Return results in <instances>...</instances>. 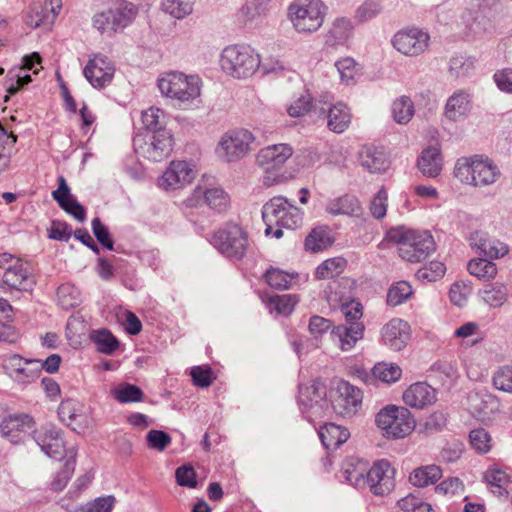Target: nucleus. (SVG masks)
I'll return each instance as SVG.
<instances>
[{"instance_id": "nucleus-29", "label": "nucleus", "mask_w": 512, "mask_h": 512, "mask_svg": "<svg viewBox=\"0 0 512 512\" xmlns=\"http://www.w3.org/2000/svg\"><path fill=\"white\" fill-rule=\"evenodd\" d=\"M417 166L424 176L435 178L441 171L443 166V159L440 149L434 146L425 148L417 161Z\"/></svg>"}, {"instance_id": "nucleus-50", "label": "nucleus", "mask_w": 512, "mask_h": 512, "mask_svg": "<svg viewBox=\"0 0 512 512\" xmlns=\"http://www.w3.org/2000/svg\"><path fill=\"white\" fill-rule=\"evenodd\" d=\"M412 293V287L408 282H397L388 290L387 304L390 306H398L407 301Z\"/></svg>"}, {"instance_id": "nucleus-8", "label": "nucleus", "mask_w": 512, "mask_h": 512, "mask_svg": "<svg viewBox=\"0 0 512 512\" xmlns=\"http://www.w3.org/2000/svg\"><path fill=\"white\" fill-rule=\"evenodd\" d=\"M201 80L195 75L171 71L158 80V88L162 95L186 102L200 96Z\"/></svg>"}, {"instance_id": "nucleus-18", "label": "nucleus", "mask_w": 512, "mask_h": 512, "mask_svg": "<svg viewBox=\"0 0 512 512\" xmlns=\"http://www.w3.org/2000/svg\"><path fill=\"white\" fill-rule=\"evenodd\" d=\"M394 469L386 459L377 460L368 469L367 485L373 494L383 496L388 494L394 487Z\"/></svg>"}, {"instance_id": "nucleus-1", "label": "nucleus", "mask_w": 512, "mask_h": 512, "mask_svg": "<svg viewBox=\"0 0 512 512\" xmlns=\"http://www.w3.org/2000/svg\"><path fill=\"white\" fill-rule=\"evenodd\" d=\"M389 242L397 244L399 256L410 263H419L436 249L433 236L427 231H417L403 226L387 232Z\"/></svg>"}, {"instance_id": "nucleus-21", "label": "nucleus", "mask_w": 512, "mask_h": 512, "mask_svg": "<svg viewBox=\"0 0 512 512\" xmlns=\"http://www.w3.org/2000/svg\"><path fill=\"white\" fill-rule=\"evenodd\" d=\"M195 170L187 161H172L159 180V186L165 190L179 189L195 178Z\"/></svg>"}, {"instance_id": "nucleus-49", "label": "nucleus", "mask_w": 512, "mask_h": 512, "mask_svg": "<svg viewBox=\"0 0 512 512\" xmlns=\"http://www.w3.org/2000/svg\"><path fill=\"white\" fill-rule=\"evenodd\" d=\"M335 67L339 72L341 82L346 85L352 84L360 71L358 64L351 57L339 59L335 62Z\"/></svg>"}, {"instance_id": "nucleus-58", "label": "nucleus", "mask_w": 512, "mask_h": 512, "mask_svg": "<svg viewBox=\"0 0 512 512\" xmlns=\"http://www.w3.org/2000/svg\"><path fill=\"white\" fill-rule=\"evenodd\" d=\"M353 25L347 18H338L333 22L330 35L337 44H342L351 36Z\"/></svg>"}, {"instance_id": "nucleus-34", "label": "nucleus", "mask_w": 512, "mask_h": 512, "mask_svg": "<svg viewBox=\"0 0 512 512\" xmlns=\"http://www.w3.org/2000/svg\"><path fill=\"white\" fill-rule=\"evenodd\" d=\"M479 295L489 307L500 308L508 299V288L500 282L488 283L479 291Z\"/></svg>"}, {"instance_id": "nucleus-17", "label": "nucleus", "mask_w": 512, "mask_h": 512, "mask_svg": "<svg viewBox=\"0 0 512 512\" xmlns=\"http://www.w3.org/2000/svg\"><path fill=\"white\" fill-rule=\"evenodd\" d=\"M83 73L94 88L101 89L112 82L115 67L108 57L95 54L86 64Z\"/></svg>"}, {"instance_id": "nucleus-54", "label": "nucleus", "mask_w": 512, "mask_h": 512, "mask_svg": "<svg viewBox=\"0 0 512 512\" xmlns=\"http://www.w3.org/2000/svg\"><path fill=\"white\" fill-rule=\"evenodd\" d=\"M474 69V59L456 55L449 61V71L452 76L459 78L467 76Z\"/></svg>"}, {"instance_id": "nucleus-37", "label": "nucleus", "mask_w": 512, "mask_h": 512, "mask_svg": "<svg viewBox=\"0 0 512 512\" xmlns=\"http://www.w3.org/2000/svg\"><path fill=\"white\" fill-rule=\"evenodd\" d=\"M90 339L96 345L97 350L105 355H112L120 345L118 339L106 328L93 330Z\"/></svg>"}, {"instance_id": "nucleus-60", "label": "nucleus", "mask_w": 512, "mask_h": 512, "mask_svg": "<svg viewBox=\"0 0 512 512\" xmlns=\"http://www.w3.org/2000/svg\"><path fill=\"white\" fill-rule=\"evenodd\" d=\"M383 10L380 0H366L356 10V19L360 22H366L378 16Z\"/></svg>"}, {"instance_id": "nucleus-64", "label": "nucleus", "mask_w": 512, "mask_h": 512, "mask_svg": "<svg viewBox=\"0 0 512 512\" xmlns=\"http://www.w3.org/2000/svg\"><path fill=\"white\" fill-rule=\"evenodd\" d=\"M493 384L496 389L512 393V367L504 366L495 372Z\"/></svg>"}, {"instance_id": "nucleus-33", "label": "nucleus", "mask_w": 512, "mask_h": 512, "mask_svg": "<svg viewBox=\"0 0 512 512\" xmlns=\"http://www.w3.org/2000/svg\"><path fill=\"white\" fill-rule=\"evenodd\" d=\"M361 165L371 173L385 171L388 161L382 149L375 146H364L360 152Z\"/></svg>"}, {"instance_id": "nucleus-56", "label": "nucleus", "mask_w": 512, "mask_h": 512, "mask_svg": "<svg viewBox=\"0 0 512 512\" xmlns=\"http://www.w3.org/2000/svg\"><path fill=\"white\" fill-rule=\"evenodd\" d=\"M315 100L312 101L310 95H301L299 98L295 99L287 108V113L291 117H301L310 113L311 115H315L314 109Z\"/></svg>"}, {"instance_id": "nucleus-40", "label": "nucleus", "mask_w": 512, "mask_h": 512, "mask_svg": "<svg viewBox=\"0 0 512 512\" xmlns=\"http://www.w3.org/2000/svg\"><path fill=\"white\" fill-rule=\"evenodd\" d=\"M467 269L471 275L483 281H489L497 275L496 264L484 258L470 260Z\"/></svg>"}, {"instance_id": "nucleus-23", "label": "nucleus", "mask_w": 512, "mask_h": 512, "mask_svg": "<svg viewBox=\"0 0 512 512\" xmlns=\"http://www.w3.org/2000/svg\"><path fill=\"white\" fill-rule=\"evenodd\" d=\"M206 203L211 209L217 212L226 210L229 204V197L227 193L221 188L203 189L197 186L191 197L186 199V204L189 207H196L201 202Z\"/></svg>"}, {"instance_id": "nucleus-38", "label": "nucleus", "mask_w": 512, "mask_h": 512, "mask_svg": "<svg viewBox=\"0 0 512 512\" xmlns=\"http://www.w3.org/2000/svg\"><path fill=\"white\" fill-rule=\"evenodd\" d=\"M442 476L439 466L427 465L415 469L409 476L411 484L417 487H425L436 483Z\"/></svg>"}, {"instance_id": "nucleus-27", "label": "nucleus", "mask_w": 512, "mask_h": 512, "mask_svg": "<svg viewBox=\"0 0 512 512\" xmlns=\"http://www.w3.org/2000/svg\"><path fill=\"white\" fill-rule=\"evenodd\" d=\"M406 405L422 409L436 401V391L425 382L412 384L403 394Z\"/></svg>"}, {"instance_id": "nucleus-30", "label": "nucleus", "mask_w": 512, "mask_h": 512, "mask_svg": "<svg viewBox=\"0 0 512 512\" xmlns=\"http://www.w3.org/2000/svg\"><path fill=\"white\" fill-rule=\"evenodd\" d=\"M363 323L354 325H339L332 330L334 340H337L343 351L352 349L356 342L362 339L364 334Z\"/></svg>"}, {"instance_id": "nucleus-22", "label": "nucleus", "mask_w": 512, "mask_h": 512, "mask_svg": "<svg viewBox=\"0 0 512 512\" xmlns=\"http://www.w3.org/2000/svg\"><path fill=\"white\" fill-rule=\"evenodd\" d=\"M292 154L293 149L288 144L269 145L258 151L256 162L266 171L275 170L281 168Z\"/></svg>"}, {"instance_id": "nucleus-11", "label": "nucleus", "mask_w": 512, "mask_h": 512, "mask_svg": "<svg viewBox=\"0 0 512 512\" xmlns=\"http://www.w3.org/2000/svg\"><path fill=\"white\" fill-rule=\"evenodd\" d=\"M329 95L321 96L315 100V116L322 120H327V127L334 133H343L351 123L352 115L346 104L338 102L332 103Z\"/></svg>"}, {"instance_id": "nucleus-32", "label": "nucleus", "mask_w": 512, "mask_h": 512, "mask_svg": "<svg viewBox=\"0 0 512 512\" xmlns=\"http://www.w3.org/2000/svg\"><path fill=\"white\" fill-rule=\"evenodd\" d=\"M325 210L327 213L334 216L346 215L357 217L362 213L360 202L352 195H344L330 200L327 203Z\"/></svg>"}, {"instance_id": "nucleus-55", "label": "nucleus", "mask_w": 512, "mask_h": 512, "mask_svg": "<svg viewBox=\"0 0 512 512\" xmlns=\"http://www.w3.org/2000/svg\"><path fill=\"white\" fill-rule=\"evenodd\" d=\"M269 0H247L240 8L239 14L245 20H253L268 10Z\"/></svg>"}, {"instance_id": "nucleus-36", "label": "nucleus", "mask_w": 512, "mask_h": 512, "mask_svg": "<svg viewBox=\"0 0 512 512\" xmlns=\"http://www.w3.org/2000/svg\"><path fill=\"white\" fill-rule=\"evenodd\" d=\"M484 478L490 491L498 497L509 496L510 476L500 469H489L485 472Z\"/></svg>"}, {"instance_id": "nucleus-7", "label": "nucleus", "mask_w": 512, "mask_h": 512, "mask_svg": "<svg viewBox=\"0 0 512 512\" xmlns=\"http://www.w3.org/2000/svg\"><path fill=\"white\" fill-rule=\"evenodd\" d=\"M326 10L321 0H294L288 7V17L298 32L312 33L322 26Z\"/></svg>"}, {"instance_id": "nucleus-14", "label": "nucleus", "mask_w": 512, "mask_h": 512, "mask_svg": "<svg viewBox=\"0 0 512 512\" xmlns=\"http://www.w3.org/2000/svg\"><path fill=\"white\" fill-rule=\"evenodd\" d=\"M33 438L48 457L57 460H61L63 457L68 458L70 447L66 446L61 429L53 425H46L34 430Z\"/></svg>"}, {"instance_id": "nucleus-12", "label": "nucleus", "mask_w": 512, "mask_h": 512, "mask_svg": "<svg viewBox=\"0 0 512 512\" xmlns=\"http://www.w3.org/2000/svg\"><path fill=\"white\" fill-rule=\"evenodd\" d=\"M136 13L137 10L132 3L121 1L117 6L95 14L93 26L102 34H111L128 26L135 18Z\"/></svg>"}, {"instance_id": "nucleus-19", "label": "nucleus", "mask_w": 512, "mask_h": 512, "mask_svg": "<svg viewBox=\"0 0 512 512\" xmlns=\"http://www.w3.org/2000/svg\"><path fill=\"white\" fill-rule=\"evenodd\" d=\"M2 279L9 288L18 291H31L36 284L30 264L21 259H16L5 268Z\"/></svg>"}, {"instance_id": "nucleus-5", "label": "nucleus", "mask_w": 512, "mask_h": 512, "mask_svg": "<svg viewBox=\"0 0 512 512\" xmlns=\"http://www.w3.org/2000/svg\"><path fill=\"white\" fill-rule=\"evenodd\" d=\"M303 211L282 196L273 197L262 208V218L266 224L265 234L272 232V225L287 229L298 228L303 221Z\"/></svg>"}, {"instance_id": "nucleus-28", "label": "nucleus", "mask_w": 512, "mask_h": 512, "mask_svg": "<svg viewBox=\"0 0 512 512\" xmlns=\"http://www.w3.org/2000/svg\"><path fill=\"white\" fill-rule=\"evenodd\" d=\"M471 108L470 95L459 90L454 92L445 104L444 116L447 120L457 122L464 119Z\"/></svg>"}, {"instance_id": "nucleus-31", "label": "nucleus", "mask_w": 512, "mask_h": 512, "mask_svg": "<svg viewBox=\"0 0 512 512\" xmlns=\"http://www.w3.org/2000/svg\"><path fill=\"white\" fill-rule=\"evenodd\" d=\"M350 436L347 428L334 423H325L319 429V437L323 446L335 450L345 443Z\"/></svg>"}, {"instance_id": "nucleus-44", "label": "nucleus", "mask_w": 512, "mask_h": 512, "mask_svg": "<svg viewBox=\"0 0 512 512\" xmlns=\"http://www.w3.org/2000/svg\"><path fill=\"white\" fill-rule=\"evenodd\" d=\"M57 300L61 308L69 310L81 302V293L73 284L64 283L57 289Z\"/></svg>"}, {"instance_id": "nucleus-61", "label": "nucleus", "mask_w": 512, "mask_h": 512, "mask_svg": "<svg viewBox=\"0 0 512 512\" xmlns=\"http://www.w3.org/2000/svg\"><path fill=\"white\" fill-rule=\"evenodd\" d=\"M341 312L345 317L346 325H354V323H361L360 319L363 316L362 305L355 300L340 303Z\"/></svg>"}, {"instance_id": "nucleus-46", "label": "nucleus", "mask_w": 512, "mask_h": 512, "mask_svg": "<svg viewBox=\"0 0 512 512\" xmlns=\"http://www.w3.org/2000/svg\"><path fill=\"white\" fill-rule=\"evenodd\" d=\"M401 374V368L397 364L393 363H377L372 368L373 377L385 383H393L398 381L401 377Z\"/></svg>"}, {"instance_id": "nucleus-4", "label": "nucleus", "mask_w": 512, "mask_h": 512, "mask_svg": "<svg viewBox=\"0 0 512 512\" xmlns=\"http://www.w3.org/2000/svg\"><path fill=\"white\" fill-rule=\"evenodd\" d=\"M259 55L244 45H231L221 53L220 65L224 72L234 78H247L260 67Z\"/></svg>"}, {"instance_id": "nucleus-24", "label": "nucleus", "mask_w": 512, "mask_h": 512, "mask_svg": "<svg viewBox=\"0 0 512 512\" xmlns=\"http://www.w3.org/2000/svg\"><path fill=\"white\" fill-rule=\"evenodd\" d=\"M53 199L58 205L75 219L83 222L86 218L85 208L71 194L70 188L63 176L58 177V188L52 192Z\"/></svg>"}, {"instance_id": "nucleus-47", "label": "nucleus", "mask_w": 512, "mask_h": 512, "mask_svg": "<svg viewBox=\"0 0 512 512\" xmlns=\"http://www.w3.org/2000/svg\"><path fill=\"white\" fill-rule=\"evenodd\" d=\"M267 284L278 290L289 289L295 277L277 268H270L264 275Z\"/></svg>"}, {"instance_id": "nucleus-57", "label": "nucleus", "mask_w": 512, "mask_h": 512, "mask_svg": "<svg viewBox=\"0 0 512 512\" xmlns=\"http://www.w3.org/2000/svg\"><path fill=\"white\" fill-rule=\"evenodd\" d=\"M164 117V113L157 107H150L147 110L142 112V123L144 127L151 131L152 133H156L159 130H165L163 128L162 119Z\"/></svg>"}, {"instance_id": "nucleus-41", "label": "nucleus", "mask_w": 512, "mask_h": 512, "mask_svg": "<svg viewBox=\"0 0 512 512\" xmlns=\"http://www.w3.org/2000/svg\"><path fill=\"white\" fill-rule=\"evenodd\" d=\"M392 116L396 123L407 124L413 117L414 103L408 96H400L392 103Z\"/></svg>"}, {"instance_id": "nucleus-25", "label": "nucleus", "mask_w": 512, "mask_h": 512, "mask_svg": "<svg viewBox=\"0 0 512 512\" xmlns=\"http://www.w3.org/2000/svg\"><path fill=\"white\" fill-rule=\"evenodd\" d=\"M470 246L477 253L489 258L505 256L509 249L506 244L490 237L486 232L475 231L469 237Z\"/></svg>"}, {"instance_id": "nucleus-43", "label": "nucleus", "mask_w": 512, "mask_h": 512, "mask_svg": "<svg viewBox=\"0 0 512 512\" xmlns=\"http://www.w3.org/2000/svg\"><path fill=\"white\" fill-rule=\"evenodd\" d=\"M116 502L114 495L101 496L85 504L77 505L69 512H112Z\"/></svg>"}, {"instance_id": "nucleus-3", "label": "nucleus", "mask_w": 512, "mask_h": 512, "mask_svg": "<svg viewBox=\"0 0 512 512\" xmlns=\"http://www.w3.org/2000/svg\"><path fill=\"white\" fill-rule=\"evenodd\" d=\"M375 424L386 439H402L415 428L416 422L411 412L405 408L388 405L375 417Z\"/></svg>"}, {"instance_id": "nucleus-53", "label": "nucleus", "mask_w": 512, "mask_h": 512, "mask_svg": "<svg viewBox=\"0 0 512 512\" xmlns=\"http://www.w3.org/2000/svg\"><path fill=\"white\" fill-rule=\"evenodd\" d=\"M470 444L480 454H486L491 450L492 438L484 428H476L469 433Z\"/></svg>"}, {"instance_id": "nucleus-39", "label": "nucleus", "mask_w": 512, "mask_h": 512, "mask_svg": "<svg viewBox=\"0 0 512 512\" xmlns=\"http://www.w3.org/2000/svg\"><path fill=\"white\" fill-rule=\"evenodd\" d=\"M68 458L66 459L63 468L56 474L51 483L52 490L62 491L75 471L77 448L72 447L68 450Z\"/></svg>"}, {"instance_id": "nucleus-35", "label": "nucleus", "mask_w": 512, "mask_h": 512, "mask_svg": "<svg viewBox=\"0 0 512 512\" xmlns=\"http://www.w3.org/2000/svg\"><path fill=\"white\" fill-rule=\"evenodd\" d=\"M367 465L361 460L351 459L344 464L343 477L355 487H363L367 483Z\"/></svg>"}, {"instance_id": "nucleus-45", "label": "nucleus", "mask_w": 512, "mask_h": 512, "mask_svg": "<svg viewBox=\"0 0 512 512\" xmlns=\"http://www.w3.org/2000/svg\"><path fill=\"white\" fill-rule=\"evenodd\" d=\"M112 396L120 403L141 402L143 391L136 385L124 383L111 390Z\"/></svg>"}, {"instance_id": "nucleus-10", "label": "nucleus", "mask_w": 512, "mask_h": 512, "mask_svg": "<svg viewBox=\"0 0 512 512\" xmlns=\"http://www.w3.org/2000/svg\"><path fill=\"white\" fill-rule=\"evenodd\" d=\"M254 140V135L246 129L229 130L221 136L216 154L228 163L239 161L249 153Z\"/></svg>"}, {"instance_id": "nucleus-16", "label": "nucleus", "mask_w": 512, "mask_h": 512, "mask_svg": "<svg viewBox=\"0 0 512 512\" xmlns=\"http://www.w3.org/2000/svg\"><path fill=\"white\" fill-rule=\"evenodd\" d=\"M430 41L428 33L417 29H403L398 31L393 39V47L406 56H418L426 51Z\"/></svg>"}, {"instance_id": "nucleus-15", "label": "nucleus", "mask_w": 512, "mask_h": 512, "mask_svg": "<svg viewBox=\"0 0 512 512\" xmlns=\"http://www.w3.org/2000/svg\"><path fill=\"white\" fill-rule=\"evenodd\" d=\"M363 392L349 382L343 381L337 387V396L332 401L334 412L342 417H353L362 408Z\"/></svg>"}, {"instance_id": "nucleus-26", "label": "nucleus", "mask_w": 512, "mask_h": 512, "mask_svg": "<svg viewBox=\"0 0 512 512\" xmlns=\"http://www.w3.org/2000/svg\"><path fill=\"white\" fill-rule=\"evenodd\" d=\"M34 420L28 414H14L6 417L0 424V430L4 437L11 442L21 440L22 433H28L34 427Z\"/></svg>"}, {"instance_id": "nucleus-9", "label": "nucleus", "mask_w": 512, "mask_h": 512, "mask_svg": "<svg viewBox=\"0 0 512 512\" xmlns=\"http://www.w3.org/2000/svg\"><path fill=\"white\" fill-rule=\"evenodd\" d=\"M211 243L224 256L240 260L246 254L247 233L239 225L229 224L212 235Z\"/></svg>"}, {"instance_id": "nucleus-59", "label": "nucleus", "mask_w": 512, "mask_h": 512, "mask_svg": "<svg viewBox=\"0 0 512 512\" xmlns=\"http://www.w3.org/2000/svg\"><path fill=\"white\" fill-rule=\"evenodd\" d=\"M39 360L36 359L35 364H26L16 373L12 374L11 379L21 385H27L36 381L40 376Z\"/></svg>"}, {"instance_id": "nucleus-62", "label": "nucleus", "mask_w": 512, "mask_h": 512, "mask_svg": "<svg viewBox=\"0 0 512 512\" xmlns=\"http://www.w3.org/2000/svg\"><path fill=\"white\" fill-rule=\"evenodd\" d=\"M146 441L149 448L164 451L172 441L171 436L162 430H150L146 435Z\"/></svg>"}, {"instance_id": "nucleus-48", "label": "nucleus", "mask_w": 512, "mask_h": 512, "mask_svg": "<svg viewBox=\"0 0 512 512\" xmlns=\"http://www.w3.org/2000/svg\"><path fill=\"white\" fill-rule=\"evenodd\" d=\"M162 9L176 19H183L193 11L192 0H164Z\"/></svg>"}, {"instance_id": "nucleus-51", "label": "nucleus", "mask_w": 512, "mask_h": 512, "mask_svg": "<svg viewBox=\"0 0 512 512\" xmlns=\"http://www.w3.org/2000/svg\"><path fill=\"white\" fill-rule=\"evenodd\" d=\"M345 264L342 258L327 259L316 268L315 276L318 279L333 278L343 271Z\"/></svg>"}, {"instance_id": "nucleus-20", "label": "nucleus", "mask_w": 512, "mask_h": 512, "mask_svg": "<svg viewBox=\"0 0 512 512\" xmlns=\"http://www.w3.org/2000/svg\"><path fill=\"white\" fill-rule=\"evenodd\" d=\"M381 342L392 351L405 348L411 337L409 324L400 319L393 318L381 328Z\"/></svg>"}, {"instance_id": "nucleus-13", "label": "nucleus", "mask_w": 512, "mask_h": 512, "mask_svg": "<svg viewBox=\"0 0 512 512\" xmlns=\"http://www.w3.org/2000/svg\"><path fill=\"white\" fill-rule=\"evenodd\" d=\"M147 137L148 139L141 144L139 143L141 139H134L136 152L154 162L162 161L170 155L173 137L169 131L159 130Z\"/></svg>"}, {"instance_id": "nucleus-2", "label": "nucleus", "mask_w": 512, "mask_h": 512, "mask_svg": "<svg viewBox=\"0 0 512 512\" xmlns=\"http://www.w3.org/2000/svg\"><path fill=\"white\" fill-rule=\"evenodd\" d=\"M454 176L463 184L484 188L495 184L502 176L499 166L489 157L473 155L456 161Z\"/></svg>"}, {"instance_id": "nucleus-63", "label": "nucleus", "mask_w": 512, "mask_h": 512, "mask_svg": "<svg viewBox=\"0 0 512 512\" xmlns=\"http://www.w3.org/2000/svg\"><path fill=\"white\" fill-rule=\"evenodd\" d=\"M92 231L97 241L106 249L113 250L114 249V241L111 237V234L108 228L101 222V220L96 217L92 220Z\"/></svg>"}, {"instance_id": "nucleus-6", "label": "nucleus", "mask_w": 512, "mask_h": 512, "mask_svg": "<svg viewBox=\"0 0 512 512\" xmlns=\"http://www.w3.org/2000/svg\"><path fill=\"white\" fill-rule=\"evenodd\" d=\"M297 401L301 413L311 423L327 416L330 410L326 385L318 379L299 385Z\"/></svg>"}, {"instance_id": "nucleus-42", "label": "nucleus", "mask_w": 512, "mask_h": 512, "mask_svg": "<svg viewBox=\"0 0 512 512\" xmlns=\"http://www.w3.org/2000/svg\"><path fill=\"white\" fill-rule=\"evenodd\" d=\"M332 244V238L329 232L323 228L313 229L305 238L304 246L307 251L318 252L322 251Z\"/></svg>"}, {"instance_id": "nucleus-52", "label": "nucleus", "mask_w": 512, "mask_h": 512, "mask_svg": "<svg viewBox=\"0 0 512 512\" xmlns=\"http://www.w3.org/2000/svg\"><path fill=\"white\" fill-rule=\"evenodd\" d=\"M446 267L440 261H431L428 265H424L416 272V278L421 282H434L442 278L445 274Z\"/></svg>"}]
</instances>
